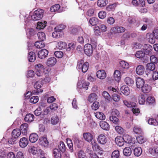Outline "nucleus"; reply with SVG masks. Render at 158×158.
Wrapping results in <instances>:
<instances>
[{
  "mask_svg": "<svg viewBox=\"0 0 158 158\" xmlns=\"http://www.w3.org/2000/svg\"><path fill=\"white\" fill-rule=\"evenodd\" d=\"M44 10L41 9H38L35 11L33 15L31 16V19L34 21L39 20L43 17Z\"/></svg>",
  "mask_w": 158,
  "mask_h": 158,
  "instance_id": "1",
  "label": "nucleus"
},
{
  "mask_svg": "<svg viewBox=\"0 0 158 158\" xmlns=\"http://www.w3.org/2000/svg\"><path fill=\"white\" fill-rule=\"evenodd\" d=\"M88 68V63L85 62L83 63V61L82 60L78 62L77 68L79 70H82L83 72H86L87 71Z\"/></svg>",
  "mask_w": 158,
  "mask_h": 158,
  "instance_id": "2",
  "label": "nucleus"
},
{
  "mask_svg": "<svg viewBox=\"0 0 158 158\" xmlns=\"http://www.w3.org/2000/svg\"><path fill=\"white\" fill-rule=\"evenodd\" d=\"M84 52L88 56H92L93 53V48L92 46L89 44H86L84 47Z\"/></svg>",
  "mask_w": 158,
  "mask_h": 158,
  "instance_id": "3",
  "label": "nucleus"
},
{
  "mask_svg": "<svg viewBox=\"0 0 158 158\" xmlns=\"http://www.w3.org/2000/svg\"><path fill=\"white\" fill-rule=\"evenodd\" d=\"M120 71L122 73L127 72V69L129 68V64L124 60L121 61L119 62Z\"/></svg>",
  "mask_w": 158,
  "mask_h": 158,
  "instance_id": "4",
  "label": "nucleus"
},
{
  "mask_svg": "<svg viewBox=\"0 0 158 158\" xmlns=\"http://www.w3.org/2000/svg\"><path fill=\"white\" fill-rule=\"evenodd\" d=\"M92 148L94 150H95L99 154L101 155L102 154L103 150L95 141L92 142Z\"/></svg>",
  "mask_w": 158,
  "mask_h": 158,
  "instance_id": "5",
  "label": "nucleus"
},
{
  "mask_svg": "<svg viewBox=\"0 0 158 158\" xmlns=\"http://www.w3.org/2000/svg\"><path fill=\"white\" fill-rule=\"evenodd\" d=\"M83 136L85 140L89 142H91L92 143V142L95 141H92L94 137L93 135L90 133H83Z\"/></svg>",
  "mask_w": 158,
  "mask_h": 158,
  "instance_id": "6",
  "label": "nucleus"
},
{
  "mask_svg": "<svg viewBox=\"0 0 158 158\" xmlns=\"http://www.w3.org/2000/svg\"><path fill=\"white\" fill-rule=\"evenodd\" d=\"M107 138L104 135L102 134L99 135L98 138V141L99 143L104 144L107 142Z\"/></svg>",
  "mask_w": 158,
  "mask_h": 158,
  "instance_id": "7",
  "label": "nucleus"
},
{
  "mask_svg": "<svg viewBox=\"0 0 158 158\" xmlns=\"http://www.w3.org/2000/svg\"><path fill=\"white\" fill-rule=\"evenodd\" d=\"M31 152L33 155L38 154L42 155L43 154V151L39 147H32L30 149Z\"/></svg>",
  "mask_w": 158,
  "mask_h": 158,
  "instance_id": "8",
  "label": "nucleus"
},
{
  "mask_svg": "<svg viewBox=\"0 0 158 158\" xmlns=\"http://www.w3.org/2000/svg\"><path fill=\"white\" fill-rule=\"evenodd\" d=\"M48 53V51L44 49H42L38 53V57L41 59L45 58L47 56Z\"/></svg>",
  "mask_w": 158,
  "mask_h": 158,
  "instance_id": "9",
  "label": "nucleus"
},
{
  "mask_svg": "<svg viewBox=\"0 0 158 158\" xmlns=\"http://www.w3.org/2000/svg\"><path fill=\"white\" fill-rule=\"evenodd\" d=\"M28 125L27 123H24L22 124L20 127L19 129L21 133L23 135L27 134V132Z\"/></svg>",
  "mask_w": 158,
  "mask_h": 158,
  "instance_id": "10",
  "label": "nucleus"
},
{
  "mask_svg": "<svg viewBox=\"0 0 158 158\" xmlns=\"http://www.w3.org/2000/svg\"><path fill=\"white\" fill-rule=\"evenodd\" d=\"M96 76L98 78L101 79H103L106 77V73L104 70H100L97 72Z\"/></svg>",
  "mask_w": 158,
  "mask_h": 158,
  "instance_id": "11",
  "label": "nucleus"
},
{
  "mask_svg": "<svg viewBox=\"0 0 158 158\" xmlns=\"http://www.w3.org/2000/svg\"><path fill=\"white\" fill-rule=\"evenodd\" d=\"M136 84L137 88H141L144 84V81L141 77H138L136 79Z\"/></svg>",
  "mask_w": 158,
  "mask_h": 158,
  "instance_id": "12",
  "label": "nucleus"
},
{
  "mask_svg": "<svg viewBox=\"0 0 158 158\" xmlns=\"http://www.w3.org/2000/svg\"><path fill=\"white\" fill-rule=\"evenodd\" d=\"M28 143V141L27 139L25 137H23L21 138L19 141V144L20 146L24 148L26 147Z\"/></svg>",
  "mask_w": 158,
  "mask_h": 158,
  "instance_id": "13",
  "label": "nucleus"
},
{
  "mask_svg": "<svg viewBox=\"0 0 158 158\" xmlns=\"http://www.w3.org/2000/svg\"><path fill=\"white\" fill-rule=\"evenodd\" d=\"M56 62V58L53 57L49 58L47 61V64L48 66H52L54 65Z\"/></svg>",
  "mask_w": 158,
  "mask_h": 158,
  "instance_id": "14",
  "label": "nucleus"
},
{
  "mask_svg": "<svg viewBox=\"0 0 158 158\" xmlns=\"http://www.w3.org/2000/svg\"><path fill=\"white\" fill-rule=\"evenodd\" d=\"M39 144L44 147H47L48 144V142L47 139L45 137H42L39 139Z\"/></svg>",
  "mask_w": 158,
  "mask_h": 158,
  "instance_id": "15",
  "label": "nucleus"
},
{
  "mask_svg": "<svg viewBox=\"0 0 158 158\" xmlns=\"http://www.w3.org/2000/svg\"><path fill=\"white\" fill-rule=\"evenodd\" d=\"M116 143L120 147L123 146L124 143V141L123 137L121 136L117 137L115 139Z\"/></svg>",
  "mask_w": 158,
  "mask_h": 158,
  "instance_id": "16",
  "label": "nucleus"
},
{
  "mask_svg": "<svg viewBox=\"0 0 158 158\" xmlns=\"http://www.w3.org/2000/svg\"><path fill=\"white\" fill-rule=\"evenodd\" d=\"M145 68L142 65H139L137 66L136 69V73L138 75H142L144 72Z\"/></svg>",
  "mask_w": 158,
  "mask_h": 158,
  "instance_id": "17",
  "label": "nucleus"
},
{
  "mask_svg": "<svg viewBox=\"0 0 158 158\" xmlns=\"http://www.w3.org/2000/svg\"><path fill=\"white\" fill-rule=\"evenodd\" d=\"M38 139V135L35 133H32L29 136V139L30 141L32 143L35 142Z\"/></svg>",
  "mask_w": 158,
  "mask_h": 158,
  "instance_id": "18",
  "label": "nucleus"
},
{
  "mask_svg": "<svg viewBox=\"0 0 158 158\" xmlns=\"http://www.w3.org/2000/svg\"><path fill=\"white\" fill-rule=\"evenodd\" d=\"M100 126L103 129L108 131L110 129L109 124L106 122L101 121L100 122Z\"/></svg>",
  "mask_w": 158,
  "mask_h": 158,
  "instance_id": "19",
  "label": "nucleus"
},
{
  "mask_svg": "<svg viewBox=\"0 0 158 158\" xmlns=\"http://www.w3.org/2000/svg\"><path fill=\"white\" fill-rule=\"evenodd\" d=\"M152 49V47L149 44H145L143 48L144 50L145 51L144 52L145 54L149 55L150 54Z\"/></svg>",
  "mask_w": 158,
  "mask_h": 158,
  "instance_id": "20",
  "label": "nucleus"
},
{
  "mask_svg": "<svg viewBox=\"0 0 158 158\" xmlns=\"http://www.w3.org/2000/svg\"><path fill=\"white\" fill-rule=\"evenodd\" d=\"M124 141L129 144L132 143V139L131 137L127 134H124L123 136Z\"/></svg>",
  "mask_w": 158,
  "mask_h": 158,
  "instance_id": "21",
  "label": "nucleus"
},
{
  "mask_svg": "<svg viewBox=\"0 0 158 158\" xmlns=\"http://www.w3.org/2000/svg\"><path fill=\"white\" fill-rule=\"evenodd\" d=\"M121 92L126 95H128L130 93L129 88L125 85L122 86L120 88Z\"/></svg>",
  "mask_w": 158,
  "mask_h": 158,
  "instance_id": "22",
  "label": "nucleus"
},
{
  "mask_svg": "<svg viewBox=\"0 0 158 158\" xmlns=\"http://www.w3.org/2000/svg\"><path fill=\"white\" fill-rule=\"evenodd\" d=\"M21 132L19 129H14L12 132V136L13 137L17 139L20 135Z\"/></svg>",
  "mask_w": 158,
  "mask_h": 158,
  "instance_id": "23",
  "label": "nucleus"
},
{
  "mask_svg": "<svg viewBox=\"0 0 158 158\" xmlns=\"http://www.w3.org/2000/svg\"><path fill=\"white\" fill-rule=\"evenodd\" d=\"M59 122V119L57 115L54 114L51 118V123L53 125H56Z\"/></svg>",
  "mask_w": 158,
  "mask_h": 158,
  "instance_id": "24",
  "label": "nucleus"
},
{
  "mask_svg": "<svg viewBox=\"0 0 158 158\" xmlns=\"http://www.w3.org/2000/svg\"><path fill=\"white\" fill-rule=\"evenodd\" d=\"M134 154L135 156L138 157L140 156L142 153V150L140 147H137L134 149Z\"/></svg>",
  "mask_w": 158,
  "mask_h": 158,
  "instance_id": "25",
  "label": "nucleus"
},
{
  "mask_svg": "<svg viewBox=\"0 0 158 158\" xmlns=\"http://www.w3.org/2000/svg\"><path fill=\"white\" fill-rule=\"evenodd\" d=\"M95 116L98 119L101 120H104L105 119L106 116L102 112H97L94 113Z\"/></svg>",
  "mask_w": 158,
  "mask_h": 158,
  "instance_id": "26",
  "label": "nucleus"
},
{
  "mask_svg": "<svg viewBox=\"0 0 158 158\" xmlns=\"http://www.w3.org/2000/svg\"><path fill=\"white\" fill-rule=\"evenodd\" d=\"M142 91L144 93H148L151 90V87L148 84H144L142 87H141Z\"/></svg>",
  "mask_w": 158,
  "mask_h": 158,
  "instance_id": "27",
  "label": "nucleus"
},
{
  "mask_svg": "<svg viewBox=\"0 0 158 158\" xmlns=\"http://www.w3.org/2000/svg\"><path fill=\"white\" fill-rule=\"evenodd\" d=\"M35 53L33 52H31L29 53L28 56V59L29 61L31 62H34L35 59Z\"/></svg>",
  "mask_w": 158,
  "mask_h": 158,
  "instance_id": "28",
  "label": "nucleus"
},
{
  "mask_svg": "<svg viewBox=\"0 0 158 158\" xmlns=\"http://www.w3.org/2000/svg\"><path fill=\"white\" fill-rule=\"evenodd\" d=\"M146 70L147 72L148 71H152L155 69V66L153 63H148L146 65Z\"/></svg>",
  "mask_w": 158,
  "mask_h": 158,
  "instance_id": "29",
  "label": "nucleus"
},
{
  "mask_svg": "<svg viewBox=\"0 0 158 158\" xmlns=\"http://www.w3.org/2000/svg\"><path fill=\"white\" fill-rule=\"evenodd\" d=\"M123 152L124 155L127 156H130L132 153L131 149L129 147H127L124 148Z\"/></svg>",
  "mask_w": 158,
  "mask_h": 158,
  "instance_id": "30",
  "label": "nucleus"
},
{
  "mask_svg": "<svg viewBox=\"0 0 158 158\" xmlns=\"http://www.w3.org/2000/svg\"><path fill=\"white\" fill-rule=\"evenodd\" d=\"M34 119V115L31 114H27L25 116L24 119L26 122H31Z\"/></svg>",
  "mask_w": 158,
  "mask_h": 158,
  "instance_id": "31",
  "label": "nucleus"
},
{
  "mask_svg": "<svg viewBox=\"0 0 158 158\" xmlns=\"http://www.w3.org/2000/svg\"><path fill=\"white\" fill-rule=\"evenodd\" d=\"M97 98V95L94 93H93L90 94L88 97V100L89 102L92 103L96 100Z\"/></svg>",
  "mask_w": 158,
  "mask_h": 158,
  "instance_id": "32",
  "label": "nucleus"
},
{
  "mask_svg": "<svg viewBox=\"0 0 158 158\" xmlns=\"http://www.w3.org/2000/svg\"><path fill=\"white\" fill-rule=\"evenodd\" d=\"M44 41H41L39 40L35 42V46L38 48H44L45 46V44L43 42Z\"/></svg>",
  "mask_w": 158,
  "mask_h": 158,
  "instance_id": "33",
  "label": "nucleus"
},
{
  "mask_svg": "<svg viewBox=\"0 0 158 158\" xmlns=\"http://www.w3.org/2000/svg\"><path fill=\"white\" fill-rule=\"evenodd\" d=\"M124 81L126 84L129 86L132 85L134 83L133 80L129 77H126L125 78Z\"/></svg>",
  "mask_w": 158,
  "mask_h": 158,
  "instance_id": "34",
  "label": "nucleus"
},
{
  "mask_svg": "<svg viewBox=\"0 0 158 158\" xmlns=\"http://www.w3.org/2000/svg\"><path fill=\"white\" fill-rule=\"evenodd\" d=\"M121 73L120 72L117 70H115L114 73V77L117 81H119L121 79Z\"/></svg>",
  "mask_w": 158,
  "mask_h": 158,
  "instance_id": "35",
  "label": "nucleus"
},
{
  "mask_svg": "<svg viewBox=\"0 0 158 158\" xmlns=\"http://www.w3.org/2000/svg\"><path fill=\"white\" fill-rule=\"evenodd\" d=\"M108 3L107 0H98L97 2L98 6L100 7L106 6Z\"/></svg>",
  "mask_w": 158,
  "mask_h": 158,
  "instance_id": "36",
  "label": "nucleus"
},
{
  "mask_svg": "<svg viewBox=\"0 0 158 158\" xmlns=\"http://www.w3.org/2000/svg\"><path fill=\"white\" fill-rule=\"evenodd\" d=\"M53 153L55 158H61V153L58 149H54L53 151Z\"/></svg>",
  "mask_w": 158,
  "mask_h": 158,
  "instance_id": "37",
  "label": "nucleus"
},
{
  "mask_svg": "<svg viewBox=\"0 0 158 158\" xmlns=\"http://www.w3.org/2000/svg\"><path fill=\"white\" fill-rule=\"evenodd\" d=\"M67 44L65 42H58L56 47L59 49H62L65 48Z\"/></svg>",
  "mask_w": 158,
  "mask_h": 158,
  "instance_id": "38",
  "label": "nucleus"
},
{
  "mask_svg": "<svg viewBox=\"0 0 158 158\" xmlns=\"http://www.w3.org/2000/svg\"><path fill=\"white\" fill-rule=\"evenodd\" d=\"M37 35L40 41H44L46 39L45 34L44 32H39L38 33Z\"/></svg>",
  "mask_w": 158,
  "mask_h": 158,
  "instance_id": "39",
  "label": "nucleus"
},
{
  "mask_svg": "<svg viewBox=\"0 0 158 158\" xmlns=\"http://www.w3.org/2000/svg\"><path fill=\"white\" fill-rule=\"evenodd\" d=\"M98 19L97 18L92 17L89 19V22L91 25L94 26L98 23Z\"/></svg>",
  "mask_w": 158,
  "mask_h": 158,
  "instance_id": "40",
  "label": "nucleus"
},
{
  "mask_svg": "<svg viewBox=\"0 0 158 158\" xmlns=\"http://www.w3.org/2000/svg\"><path fill=\"white\" fill-rule=\"evenodd\" d=\"M110 120L115 124H118L119 123L118 119L116 116H111L110 117Z\"/></svg>",
  "mask_w": 158,
  "mask_h": 158,
  "instance_id": "41",
  "label": "nucleus"
},
{
  "mask_svg": "<svg viewBox=\"0 0 158 158\" xmlns=\"http://www.w3.org/2000/svg\"><path fill=\"white\" fill-rule=\"evenodd\" d=\"M60 151L64 152L65 150L66 147L64 143L62 142H60L58 146Z\"/></svg>",
  "mask_w": 158,
  "mask_h": 158,
  "instance_id": "42",
  "label": "nucleus"
},
{
  "mask_svg": "<svg viewBox=\"0 0 158 158\" xmlns=\"http://www.w3.org/2000/svg\"><path fill=\"white\" fill-rule=\"evenodd\" d=\"M117 5V3H114L113 4L108 6L106 7V10L108 11L113 10L115 9Z\"/></svg>",
  "mask_w": 158,
  "mask_h": 158,
  "instance_id": "43",
  "label": "nucleus"
},
{
  "mask_svg": "<svg viewBox=\"0 0 158 158\" xmlns=\"http://www.w3.org/2000/svg\"><path fill=\"white\" fill-rule=\"evenodd\" d=\"M103 97L106 100L110 101L111 99V97L109 94L106 91H104L102 93Z\"/></svg>",
  "mask_w": 158,
  "mask_h": 158,
  "instance_id": "44",
  "label": "nucleus"
},
{
  "mask_svg": "<svg viewBox=\"0 0 158 158\" xmlns=\"http://www.w3.org/2000/svg\"><path fill=\"white\" fill-rule=\"evenodd\" d=\"M45 21H44V23L41 22H38L37 24L36 28L39 29H43L46 26V23H47L46 22L45 23Z\"/></svg>",
  "mask_w": 158,
  "mask_h": 158,
  "instance_id": "45",
  "label": "nucleus"
},
{
  "mask_svg": "<svg viewBox=\"0 0 158 158\" xmlns=\"http://www.w3.org/2000/svg\"><path fill=\"white\" fill-rule=\"evenodd\" d=\"M123 102L124 105L127 107H133L135 106V103L133 102H128L126 100L123 101Z\"/></svg>",
  "mask_w": 158,
  "mask_h": 158,
  "instance_id": "46",
  "label": "nucleus"
},
{
  "mask_svg": "<svg viewBox=\"0 0 158 158\" xmlns=\"http://www.w3.org/2000/svg\"><path fill=\"white\" fill-rule=\"evenodd\" d=\"M60 6L59 4H56L51 7L50 11L52 12H54L57 11L59 9Z\"/></svg>",
  "mask_w": 158,
  "mask_h": 158,
  "instance_id": "47",
  "label": "nucleus"
},
{
  "mask_svg": "<svg viewBox=\"0 0 158 158\" xmlns=\"http://www.w3.org/2000/svg\"><path fill=\"white\" fill-rule=\"evenodd\" d=\"M148 123L149 124L156 126L158 125V123L155 119L151 118L148 119Z\"/></svg>",
  "mask_w": 158,
  "mask_h": 158,
  "instance_id": "48",
  "label": "nucleus"
},
{
  "mask_svg": "<svg viewBox=\"0 0 158 158\" xmlns=\"http://www.w3.org/2000/svg\"><path fill=\"white\" fill-rule=\"evenodd\" d=\"M153 34H148L147 35V38L149 39V42L152 44H153L155 42V39L153 38Z\"/></svg>",
  "mask_w": 158,
  "mask_h": 158,
  "instance_id": "49",
  "label": "nucleus"
},
{
  "mask_svg": "<svg viewBox=\"0 0 158 158\" xmlns=\"http://www.w3.org/2000/svg\"><path fill=\"white\" fill-rule=\"evenodd\" d=\"M145 53L143 51H137L135 55L136 57L139 58L143 57Z\"/></svg>",
  "mask_w": 158,
  "mask_h": 158,
  "instance_id": "50",
  "label": "nucleus"
},
{
  "mask_svg": "<svg viewBox=\"0 0 158 158\" xmlns=\"http://www.w3.org/2000/svg\"><path fill=\"white\" fill-rule=\"evenodd\" d=\"M119 151L118 150H114L112 153V158H118L119 156Z\"/></svg>",
  "mask_w": 158,
  "mask_h": 158,
  "instance_id": "51",
  "label": "nucleus"
},
{
  "mask_svg": "<svg viewBox=\"0 0 158 158\" xmlns=\"http://www.w3.org/2000/svg\"><path fill=\"white\" fill-rule=\"evenodd\" d=\"M60 30L56 31L53 32L52 36L54 38H58L60 37Z\"/></svg>",
  "mask_w": 158,
  "mask_h": 158,
  "instance_id": "52",
  "label": "nucleus"
},
{
  "mask_svg": "<svg viewBox=\"0 0 158 158\" xmlns=\"http://www.w3.org/2000/svg\"><path fill=\"white\" fill-rule=\"evenodd\" d=\"M133 131L136 134H140L142 132L141 129L137 126H135L133 128Z\"/></svg>",
  "mask_w": 158,
  "mask_h": 158,
  "instance_id": "53",
  "label": "nucleus"
},
{
  "mask_svg": "<svg viewBox=\"0 0 158 158\" xmlns=\"http://www.w3.org/2000/svg\"><path fill=\"white\" fill-rule=\"evenodd\" d=\"M139 103L140 104H143L145 102V100L144 95H141L139 96Z\"/></svg>",
  "mask_w": 158,
  "mask_h": 158,
  "instance_id": "54",
  "label": "nucleus"
},
{
  "mask_svg": "<svg viewBox=\"0 0 158 158\" xmlns=\"http://www.w3.org/2000/svg\"><path fill=\"white\" fill-rule=\"evenodd\" d=\"M39 101V98L37 96H35L32 97L30 99L31 103H36Z\"/></svg>",
  "mask_w": 158,
  "mask_h": 158,
  "instance_id": "55",
  "label": "nucleus"
},
{
  "mask_svg": "<svg viewBox=\"0 0 158 158\" xmlns=\"http://www.w3.org/2000/svg\"><path fill=\"white\" fill-rule=\"evenodd\" d=\"M79 158H86L85 153L82 150H81L78 152Z\"/></svg>",
  "mask_w": 158,
  "mask_h": 158,
  "instance_id": "56",
  "label": "nucleus"
},
{
  "mask_svg": "<svg viewBox=\"0 0 158 158\" xmlns=\"http://www.w3.org/2000/svg\"><path fill=\"white\" fill-rule=\"evenodd\" d=\"M106 16V12L104 11H101L98 13V16L101 19H104Z\"/></svg>",
  "mask_w": 158,
  "mask_h": 158,
  "instance_id": "57",
  "label": "nucleus"
},
{
  "mask_svg": "<svg viewBox=\"0 0 158 158\" xmlns=\"http://www.w3.org/2000/svg\"><path fill=\"white\" fill-rule=\"evenodd\" d=\"M147 102L149 104H154L155 103L154 98L151 96L148 97L147 99Z\"/></svg>",
  "mask_w": 158,
  "mask_h": 158,
  "instance_id": "58",
  "label": "nucleus"
},
{
  "mask_svg": "<svg viewBox=\"0 0 158 158\" xmlns=\"http://www.w3.org/2000/svg\"><path fill=\"white\" fill-rule=\"evenodd\" d=\"M137 140L140 144H142L146 141V139L143 136H140L137 137Z\"/></svg>",
  "mask_w": 158,
  "mask_h": 158,
  "instance_id": "59",
  "label": "nucleus"
},
{
  "mask_svg": "<svg viewBox=\"0 0 158 158\" xmlns=\"http://www.w3.org/2000/svg\"><path fill=\"white\" fill-rule=\"evenodd\" d=\"M99 103L98 102H94L92 105V109L94 110H96L99 107Z\"/></svg>",
  "mask_w": 158,
  "mask_h": 158,
  "instance_id": "60",
  "label": "nucleus"
},
{
  "mask_svg": "<svg viewBox=\"0 0 158 158\" xmlns=\"http://www.w3.org/2000/svg\"><path fill=\"white\" fill-rule=\"evenodd\" d=\"M54 55L56 57L60 58L63 57V53L62 52L57 51L55 52Z\"/></svg>",
  "mask_w": 158,
  "mask_h": 158,
  "instance_id": "61",
  "label": "nucleus"
},
{
  "mask_svg": "<svg viewBox=\"0 0 158 158\" xmlns=\"http://www.w3.org/2000/svg\"><path fill=\"white\" fill-rule=\"evenodd\" d=\"M42 84L41 81H37L34 85V87L35 89H40L42 86Z\"/></svg>",
  "mask_w": 158,
  "mask_h": 158,
  "instance_id": "62",
  "label": "nucleus"
},
{
  "mask_svg": "<svg viewBox=\"0 0 158 158\" xmlns=\"http://www.w3.org/2000/svg\"><path fill=\"white\" fill-rule=\"evenodd\" d=\"M107 22L109 24L112 25L114 23L115 20L112 17H109L107 19Z\"/></svg>",
  "mask_w": 158,
  "mask_h": 158,
  "instance_id": "63",
  "label": "nucleus"
},
{
  "mask_svg": "<svg viewBox=\"0 0 158 158\" xmlns=\"http://www.w3.org/2000/svg\"><path fill=\"white\" fill-rule=\"evenodd\" d=\"M58 107V105L55 103H53L49 107L50 109L54 110H56Z\"/></svg>",
  "mask_w": 158,
  "mask_h": 158,
  "instance_id": "64",
  "label": "nucleus"
}]
</instances>
